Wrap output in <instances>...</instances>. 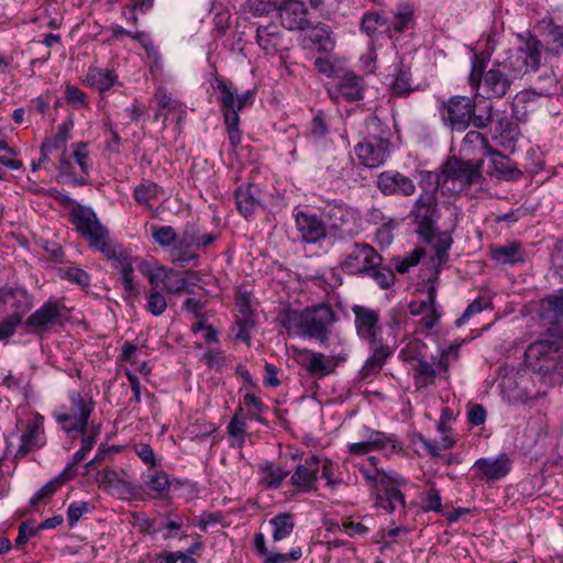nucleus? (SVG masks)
<instances>
[{"instance_id":"obj_1","label":"nucleus","mask_w":563,"mask_h":563,"mask_svg":"<svg viewBox=\"0 0 563 563\" xmlns=\"http://www.w3.org/2000/svg\"><path fill=\"white\" fill-rule=\"evenodd\" d=\"M521 45L509 52L504 60L494 62L486 69V57L474 54L468 77L470 86L478 90L483 87L487 98H503L511 88L512 82L522 74L537 70L541 63L542 42L531 33L519 35Z\"/></svg>"},{"instance_id":"obj_2","label":"nucleus","mask_w":563,"mask_h":563,"mask_svg":"<svg viewBox=\"0 0 563 563\" xmlns=\"http://www.w3.org/2000/svg\"><path fill=\"white\" fill-rule=\"evenodd\" d=\"M338 320L336 312L327 303L301 310L287 307L278 313V321L288 334L317 341L327 349L342 345L341 336L332 333Z\"/></svg>"},{"instance_id":"obj_3","label":"nucleus","mask_w":563,"mask_h":563,"mask_svg":"<svg viewBox=\"0 0 563 563\" xmlns=\"http://www.w3.org/2000/svg\"><path fill=\"white\" fill-rule=\"evenodd\" d=\"M209 82L217 91V102L219 103L230 145L232 148H235L242 140L240 112L254 104L257 89L252 88L238 93V88L233 81L220 76L216 67H213L210 74Z\"/></svg>"},{"instance_id":"obj_4","label":"nucleus","mask_w":563,"mask_h":563,"mask_svg":"<svg viewBox=\"0 0 563 563\" xmlns=\"http://www.w3.org/2000/svg\"><path fill=\"white\" fill-rule=\"evenodd\" d=\"M96 409L90 390L70 389L67 391V401L62 405L53 417L60 429L70 440H77L80 434L90 433L93 428H100V423H95L91 416Z\"/></svg>"},{"instance_id":"obj_5","label":"nucleus","mask_w":563,"mask_h":563,"mask_svg":"<svg viewBox=\"0 0 563 563\" xmlns=\"http://www.w3.org/2000/svg\"><path fill=\"white\" fill-rule=\"evenodd\" d=\"M383 257L369 244L355 242L341 263L342 269L350 275L372 278L382 289L390 288L395 283L391 268L382 265Z\"/></svg>"},{"instance_id":"obj_6","label":"nucleus","mask_w":563,"mask_h":563,"mask_svg":"<svg viewBox=\"0 0 563 563\" xmlns=\"http://www.w3.org/2000/svg\"><path fill=\"white\" fill-rule=\"evenodd\" d=\"M358 470L366 484L372 488L377 508L388 514L406 508V498L401 487L407 485V481L399 473L386 472L377 467L372 470L366 465L360 466Z\"/></svg>"},{"instance_id":"obj_7","label":"nucleus","mask_w":563,"mask_h":563,"mask_svg":"<svg viewBox=\"0 0 563 563\" xmlns=\"http://www.w3.org/2000/svg\"><path fill=\"white\" fill-rule=\"evenodd\" d=\"M69 220L88 240L90 247L101 252L106 257L115 256V250L120 246L112 242L108 229L101 224L92 208L76 205L69 212Z\"/></svg>"},{"instance_id":"obj_8","label":"nucleus","mask_w":563,"mask_h":563,"mask_svg":"<svg viewBox=\"0 0 563 563\" xmlns=\"http://www.w3.org/2000/svg\"><path fill=\"white\" fill-rule=\"evenodd\" d=\"M525 364L540 379L552 383L551 375L563 369V346L551 339L537 340L525 352Z\"/></svg>"},{"instance_id":"obj_9","label":"nucleus","mask_w":563,"mask_h":563,"mask_svg":"<svg viewBox=\"0 0 563 563\" xmlns=\"http://www.w3.org/2000/svg\"><path fill=\"white\" fill-rule=\"evenodd\" d=\"M294 360L306 371V373L316 378L327 377L335 372L339 363L347 360L349 353L342 349L339 352L331 350L329 355L307 347H292Z\"/></svg>"},{"instance_id":"obj_10","label":"nucleus","mask_w":563,"mask_h":563,"mask_svg":"<svg viewBox=\"0 0 563 563\" xmlns=\"http://www.w3.org/2000/svg\"><path fill=\"white\" fill-rule=\"evenodd\" d=\"M354 314V325L357 336L367 345L384 344V341H390L396 344V335L391 332L385 335V329L379 323L380 314L378 310L366 306L354 305L352 307Z\"/></svg>"},{"instance_id":"obj_11","label":"nucleus","mask_w":563,"mask_h":563,"mask_svg":"<svg viewBox=\"0 0 563 563\" xmlns=\"http://www.w3.org/2000/svg\"><path fill=\"white\" fill-rule=\"evenodd\" d=\"M147 278L154 288H158L162 284L163 289L173 295L194 294V287L199 280L195 271L178 272L163 265L151 269Z\"/></svg>"},{"instance_id":"obj_12","label":"nucleus","mask_w":563,"mask_h":563,"mask_svg":"<svg viewBox=\"0 0 563 563\" xmlns=\"http://www.w3.org/2000/svg\"><path fill=\"white\" fill-rule=\"evenodd\" d=\"M476 110L475 101L467 96H452L438 108L441 122L452 132L465 131Z\"/></svg>"},{"instance_id":"obj_13","label":"nucleus","mask_w":563,"mask_h":563,"mask_svg":"<svg viewBox=\"0 0 563 563\" xmlns=\"http://www.w3.org/2000/svg\"><path fill=\"white\" fill-rule=\"evenodd\" d=\"M410 216L417 224L419 236L427 243H431L434 238L435 223L440 218L438 209V199L434 191H422L415 201Z\"/></svg>"},{"instance_id":"obj_14","label":"nucleus","mask_w":563,"mask_h":563,"mask_svg":"<svg viewBox=\"0 0 563 563\" xmlns=\"http://www.w3.org/2000/svg\"><path fill=\"white\" fill-rule=\"evenodd\" d=\"M482 162L459 159L455 156L449 157L442 168L443 183L451 181L457 185V190H465L473 185H479L482 176Z\"/></svg>"},{"instance_id":"obj_15","label":"nucleus","mask_w":563,"mask_h":563,"mask_svg":"<svg viewBox=\"0 0 563 563\" xmlns=\"http://www.w3.org/2000/svg\"><path fill=\"white\" fill-rule=\"evenodd\" d=\"M66 306L60 299H48L25 320L30 332L43 334L51 328L63 325L66 317Z\"/></svg>"},{"instance_id":"obj_16","label":"nucleus","mask_w":563,"mask_h":563,"mask_svg":"<svg viewBox=\"0 0 563 563\" xmlns=\"http://www.w3.org/2000/svg\"><path fill=\"white\" fill-rule=\"evenodd\" d=\"M547 81V86H534L519 91L511 102V112L518 120H526L530 102H534L539 97H550L558 90V79L553 70H545L539 76V82Z\"/></svg>"},{"instance_id":"obj_17","label":"nucleus","mask_w":563,"mask_h":563,"mask_svg":"<svg viewBox=\"0 0 563 563\" xmlns=\"http://www.w3.org/2000/svg\"><path fill=\"white\" fill-rule=\"evenodd\" d=\"M234 201L238 212L246 220L265 209L262 189L253 183L238 186L234 190Z\"/></svg>"},{"instance_id":"obj_18","label":"nucleus","mask_w":563,"mask_h":563,"mask_svg":"<svg viewBox=\"0 0 563 563\" xmlns=\"http://www.w3.org/2000/svg\"><path fill=\"white\" fill-rule=\"evenodd\" d=\"M294 218L301 242L316 244L327 238V225L317 213L300 210L294 214Z\"/></svg>"},{"instance_id":"obj_19","label":"nucleus","mask_w":563,"mask_h":563,"mask_svg":"<svg viewBox=\"0 0 563 563\" xmlns=\"http://www.w3.org/2000/svg\"><path fill=\"white\" fill-rule=\"evenodd\" d=\"M390 141L363 139L358 142L354 152L361 165L367 168H377L385 164L389 156Z\"/></svg>"},{"instance_id":"obj_20","label":"nucleus","mask_w":563,"mask_h":563,"mask_svg":"<svg viewBox=\"0 0 563 563\" xmlns=\"http://www.w3.org/2000/svg\"><path fill=\"white\" fill-rule=\"evenodd\" d=\"M477 476L487 483L505 478L512 468V461L506 453L496 457H481L473 465Z\"/></svg>"},{"instance_id":"obj_21","label":"nucleus","mask_w":563,"mask_h":563,"mask_svg":"<svg viewBox=\"0 0 563 563\" xmlns=\"http://www.w3.org/2000/svg\"><path fill=\"white\" fill-rule=\"evenodd\" d=\"M282 25L289 31H305L311 27L308 10L299 0H285L278 8Z\"/></svg>"},{"instance_id":"obj_22","label":"nucleus","mask_w":563,"mask_h":563,"mask_svg":"<svg viewBox=\"0 0 563 563\" xmlns=\"http://www.w3.org/2000/svg\"><path fill=\"white\" fill-rule=\"evenodd\" d=\"M323 216L331 231L344 238L353 232L352 224L355 220V211L343 203H328L323 209Z\"/></svg>"},{"instance_id":"obj_23","label":"nucleus","mask_w":563,"mask_h":563,"mask_svg":"<svg viewBox=\"0 0 563 563\" xmlns=\"http://www.w3.org/2000/svg\"><path fill=\"white\" fill-rule=\"evenodd\" d=\"M377 187L385 196H412L416 191L411 178L397 170H386L378 175Z\"/></svg>"},{"instance_id":"obj_24","label":"nucleus","mask_w":563,"mask_h":563,"mask_svg":"<svg viewBox=\"0 0 563 563\" xmlns=\"http://www.w3.org/2000/svg\"><path fill=\"white\" fill-rule=\"evenodd\" d=\"M320 459L311 455L299 464L290 477V483L299 493H309L317 489Z\"/></svg>"},{"instance_id":"obj_25","label":"nucleus","mask_w":563,"mask_h":563,"mask_svg":"<svg viewBox=\"0 0 563 563\" xmlns=\"http://www.w3.org/2000/svg\"><path fill=\"white\" fill-rule=\"evenodd\" d=\"M44 417L36 413L26 424V430L20 437V445L14 455L15 459H22L35 449L44 445Z\"/></svg>"},{"instance_id":"obj_26","label":"nucleus","mask_w":563,"mask_h":563,"mask_svg":"<svg viewBox=\"0 0 563 563\" xmlns=\"http://www.w3.org/2000/svg\"><path fill=\"white\" fill-rule=\"evenodd\" d=\"M395 347L396 344L390 343V341H384V344L368 345L372 354L361 369L362 378L366 379L368 376L379 373L386 360L393 355Z\"/></svg>"},{"instance_id":"obj_27","label":"nucleus","mask_w":563,"mask_h":563,"mask_svg":"<svg viewBox=\"0 0 563 563\" xmlns=\"http://www.w3.org/2000/svg\"><path fill=\"white\" fill-rule=\"evenodd\" d=\"M437 289L435 286L431 285L427 290V299L419 303L418 308L415 305H410V312L412 314L423 313L420 323L426 330H431L439 321L441 314L437 308Z\"/></svg>"},{"instance_id":"obj_28","label":"nucleus","mask_w":563,"mask_h":563,"mask_svg":"<svg viewBox=\"0 0 563 563\" xmlns=\"http://www.w3.org/2000/svg\"><path fill=\"white\" fill-rule=\"evenodd\" d=\"M540 318L548 324L563 323V288L541 300Z\"/></svg>"},{"instance_id":"obj_29","label":"nucleus","mask_w":563,"mask_h":563,"mask_svg":"<svg viewBox=\"0 0 563 563\" xmlns=\"http://www.w3.org/2000/svg\"><path fill=\"white\" fill-rule=\"evenodd\" d=\"M256 43L267 55H274L283 47V34L275 23L258 25L256 29Z\"/></svg>"},{"instance_id":"obj_30","label":"nucleus","mask_w":563,"mask_h":563,"mask_svg":"<svg viewBox=\"0 0 563 563\" xmlns=\"http://www.w3.org/2000/svg\"><path fill=\"white\" fill-rule=\"evenodd\" d=\"M335 90L346 101H358L364 98V79L354 73H345L336 84Z\"/></svg>"},{"instance_id":"obj_31","label":"nucleus","mask_w":563,"mask_h":563,"mask_svg":"<svg viewBox=\"0 0 563 563\" xmlns=\"http://www.w3.org/2000/svg\"><path fill=\"white\" fill-rule=\"evenodd\" d=\"M438 431L441 433L439 441H432L423 437L421 433L416 434L415 442L420 443L428 454L431 456H440L441 452L451 449L455 444V440L450 434L451 429L444 423L438 424Z\"/></svg>"},{"instance_id":"obj_32","label":"nucleus","mask_w":563,"mask_h":563,"mask_svg":"<svg viewBox=\"0 0 563 563\" xmlns=\"http://www.w3.org/2000/svg\"><path fill=\"white\" fill-rule=\"evenodd\" d=\"M360 27L372 42L378 40L382 34H386L391 38V25L389 24V20L377 12L365 13L361 20Z\"/></svg>"},{"instance_id":"obj_33","label":"nucleus","mask_w":563,"mask_h":563,"mask_svg":"<svg viewBox=\"0 0 563 563\" xmlns=\"http://www.w3.org/2000/svg\"><path fill=\"white\" fill-rule=\"evenodd\" d=\"M486 156L490 157V164L498 179L517 180L522 176V172L517 168L515 162L500 152L490 150Z\"/></svg>"},{"instance_id":"obj_34","label":"nucleus","mask_w":563,"mask_h":563,"mask_svg":"<svg viewBox=\"0 0 563 563\" xmlns=\"http://www.w3.org/2000/svg\"><path fill=\"white\" fill-rule=\"evenodd\" d=\"M519 128L508 118H500L493 131V140L506 151H512L519 137Z\"/></svg>"},{"instance_id":"obj_35","label":"nucleus","mask_w":563,"mask_h":563,"mask_svg":"<svg viewBox=\"0 0 563 563\" xmlns=\"http://www.w3.org/2000/svg\"><path fill=\"white\" fill-rule=\"evenodd\" d=\"M216 241V235L212 233H201L197 224L187 222L181 231L178 242L185 247H190L196 251L201 247L211 245Z\"/></svg>"},{"instance_id":"obj_36","label":"nucleus","mask_w":563,"mask_h":563,"mask_svg":"<svg viewBox=\"0 0 563 563\" xmlns=\"http://www.w3.org/2000/svg\"><path fill=\"white\" fill-rule=\"evenodd\" d=\"M107 258L110 260L112 266L120 272L124 291L129 295L136 296L137 288L133 282V265L122 249L119 247L115 250V256Z\"/></svg>"},{"instance_id":"obj_37","label":"nucleus","mask_w":563,"mask_h":563,"mask_svg":"<svg viewBox=\"0 0 563 563\" xmlns=\"http://www.w3.org/2000/svg\"><path fill=\"white\" fill-rule=\"evenodd\" d=\"M118 82V75L110 69L90 66L86 74V84L100 93L109 91Z\"/></svg>"},{"instance_id":"obj_38","label":"nucleus","mask_w":563,"mask_h":563,"mask_svg":"<svg viewBox=\"0 0 563 563\" xmlns=\"http://www.w3.org/2000/svg\"><path fill=\"white\" fill-rule=\"evenodd\" d=\"M490 257L500 265H516L525 262L521 244L517 241L492 247Z\"/></svg>"},{"instance_id":"obj_39","label":"nucleus","mask_w":563,"mask_h":563,"mask_svg":"<svg viewBox=\"0 0 563 563\" xmlns=\"http://www.w3.org/2000/svg\"><path fill=\"white\" fill-rule=\"evenodd\" d=\"M364 437L367 438L373 451L390 450L391 452H400L402 443L396 434H387L383 431L364 427Z\"/></svg>"},{"instance_id":"obj_40","label":"nucleus","mask_w":563,"mask_h":563,"mask_svg":"<svg viewBox=\"0 0 563 563\" xmlns=\"http://www.w3.org/2000/svg\"><path fill=\"white\" fill-rule=\"evenodd\" d=\"M389 87L393 96L407 97L416 90L412 86V76L409 68L399 66L389 75Z\"/></svg>"},{"instance_id":"obj_41","label":"nucleus","mask_w":563,"mask_h":563,"mask_svg":"<svg viewBox=\"0 0 563 563\" xmlns=\"http://www.w3.org/2000/svg\"><path fill=\"white\" fill-rule=\"evenodd\" d=\"M143 484L153 497H161L169 490V478L166 472L156 471L142 475Z\"/></svg>"},{"instance_id":"obj_42","label":"nucleus","mask_w":563,"mask_h":563,"mask_svg":"<svg viewBox=\"0 0 563 563\" xmlns=\"http://www.w3.org/2000/svg\"><path fill=\"white\" fill-rule=\"evenodd\" d=\"M190 247L183 246L181 243L177 242L169 250V262L177 267L185 268L188 266L197 267L199 265V255L191 251Z\"/></svg>"},{"instance_id":"obj_43","label":"nucleus","mask_w":563,"mask_h":563,"mask_svg":"<svg viewBox=\"0 0 563 563\" xmlns=\"http://www.w3.org/2000/svg\"><path fill=\"white\" fill-rule=\"evenodd\" d=\"M260 472L262 474L261 484L271 489H277L289 474L288 471H284L268 461L260 466Z\"/></svg>"},{"instance_id":"obj_44","label":"nucleus","mask_w":563,"mask_h":563,"mask_svg":"<svg viewBox=\"0 0 563 563\" xmlns=\"http://www.w3.org/2000/svg\"><path fill=\"white\" fill-rule=\"evenodd\" d=\"M415 9L408 1H401L397 5V11L394 13L395 21L390 22L391 37L395 33H401L409 27L413 20Z\"/></svg>"},{"instance_id":"obj_45","label":"nucleus","mask_w":563,"mask_h":563,"mask_svg":"<svg viewBox=\"0 0 563 563\" xmlns=\"http://www.w3.org/2000/svg\"><path fill=\"white\" fill-rule=\"evenodd\" d=\"M439 366L429 363L423 358H419L417 364L413 367L415 374V384L418 388L427 387L434 383L435 377L438 376Z\"/></svg>"},{"instance_id":"obj_46","label":"nucleus","mask_w":563,"mask_h":563,"mask_svg":"<svg viewBox=\"0 0 563 563\" xmlns=\"http://www.w3.org/2000/svg\"><path fill=\"white\" fill-rule=\"evenodd\" d=\"M365 139H371L373 141H390L391 131L386 122H384L376 114H372L365 120Z\"/></svg>"},{"instance_id":"obj_47","label":"nucleus","mask_w":563,"mask_h":563,"mask_svg":"<svg viewBox=\"0 0 563 563\" xmlns=\"http://www.w3.org/2000/svg\"><path fill=\"white\" fill-rule=\"evenodd\" d=\"M273 526V540L282 541L289 537L295 528V521L290 514L282 512L269 520Z\"/></svg>"},{"instance_id":"obj_48","label":"nucleus","mask_w":563,"mask_h":563,"mask_svg":"<svg viewBox=\"0 0 563 563\" xmlns=\"http://www.w3.org/2000/svg\"><path fill=\"white\" fill-rule=\"evenodd\" d=\"M545 43L548 51L552 54H563V25L550 21L545 29Z\"/></svg>"},{"instance_id":"obj_49","label":"nucleus","mask_w":563,"mask_h":563,"mask_svg":"<svg viewBox=\"0 0 563 563\" xmlns=\"http://www.w3.org/2000/svg\"><path fill=\"white\" fill-rule=\"evenodd\" d=\"M100 433V428H93V430L90 433L79 435L78 439L80 440V449L77 450L71 457V463L75 466H77V464L86 460L87 455L97 443Z\"/></svg>"},{"instance_id":"obj_50","label":"nucleus","mask_w":563,"mask_h":563,"mask_svg":"<svg viewBox=\"0 0 563 563\" xmlns=\"http://www.w3.org/2000/svg\"><path fill=\"white\" fill-rule=\"evenodd\" d=\"M231 446L242 449L246 438V422L244 418L232 417L227 427Z\"/></svg>"},{"instance_id":"obj_51","label":"nucleus","mask_w":563,"mask_h":563,"mask_svg":"<svg viewBox=\"0 0 563 563\" xmlns=\"http://www.w3.org/2000/svg\"><path fill=\"white\" fill-rule=\"evenodd\" d=\"M329 134V122L323 111L314 113L308 129V139L319 142Z\"/></svg>"},{"instance_id":"obj_52","label":"nucleus","mask_w":563,"mask_h":563,"mask_svg":"<svg viewBox=\"0 0 563 563\" xmlns=\"http://www.w3.org/2000/svg\"><path fill=\"white\" fill-rule=\"evenodd\" d=\"M158 185L154 181L143 179L133 190V198L137 203L150 207V201L158 195Z\"/></svg>"},{"instance_id":"obj_53","label":"nucleus","mask_w":563,"mask_h":563,"mask_svg":"<svg viewBox=\"0 0 563 563\" xmlns=\"http://www.w3.org/2000/svg\"><path fill=\"white\" fill-rule=\"evenodd\" d=\"M152 240L161 247H170L178 242V234L172 225L155 227L152 230Z\"/></svg>"},{"instance_id":"obj_54","label":"nucleus","mask_w":563,"mask_h":563,"mask_svg":"<svg viewBox=\"0 0 563 563\" xmlns=\"http://www.w3.org/2000/svg\"><path fill=\"white\" fill-rule=\"evenodd\" d=\"M433 249L439 264L446 263L449 258V250L453 244V238L450 232H441L437 236L434 235Z\"/></svg>"},{"instance_id":"obj_55","label":"nucleus","mask_w":563,"mask_h":563,"mask_svg":"<svg viewBox=\"0 0 563 563\" xmlns=\"http://www.w3.org/2000/svg\"><path fill=\"white\" fill-rule=\"evenodd\" d=\"M312 42L318 46L319 52H330L334 47V41L331 37V30L328 25L316 27L312 36Z\"/></svg>"},{"instance_id":"obj_56","label":"nucleus","mask_w":563,"mask_h":563,"mask_svg":"<svg viewBox=\"0 0 563 563\" xmlns=\"http://www.w3.org/2000/svg\"><path fill=\"white\" fill-rule=\"evenodd\" d=\"M424 255L423 249H415L410 253L406 254L402 258H394L395 269L399 274H405L409 272V269L416 266L421 257Z\"/></svg>"},{"instance_id":"obj_57","label":"nucleus","mask_w":563,"mask_h":563,"mask_svg":"<svg viewBox=\"0 0 563 563\" xmlns=\"http://www.w3.org/2000/svg\"><path fill=\"white\" fill-rule=\"evenodd\" d=\"M166 308L167 301L165 297L161 291L153 287L147 295L146 310L153 316L158 317L165 312Z\"/></svg>"},{"instance_id":"obj_58","label":"nucleus","mask_w":563,"mask_h":563,"mask_svg":"<svg viewBox=\"0 0 563 563\" xmlns=\"http://www.w3.org/2000/svg\"><path fill=\"white\" fill-rule=\"evenodd\" d=\"M422 503V509L424 511H434V512H441L442 511V498L440 495V492L434 487L431 486L421 497Z\"/></svg>"},{"instance_id":"obj_59","label":"nucleus","mask_w":563,"mask_h":563,"mask_svg":"<svg viewBox=\"0 0 563 563\" xmlns=\"http://www.w3.org/2000/svg\"><path fill=\"white\" fill-rule=\"evenodd\" d=\"M164 523L161 527L162 530H167V533L164 534V539L175 538L184 527L183 517L175 512H167L164 515Z\"/></svg>"},{"instance_id":"obj_60","label":"nucleus","mask_w":563,"mask_h":563,"mask_svg":"<svg viewBox=\"0 0 563 563\" xmlns=\"http://www.w3.org/2000/svg\"><path fill=\"white\" fill-rule=\"evenodd\" d=\"M59 276L80 286H89L90 277L88 273L79 267H65L59 269Z\"/></svg>"},{"instance_id":"obj_61","label":"nucleus","mask_w":563,"mask_h":563,"mask_svg":"<svg viewBox=\"0 0 563 563\" xmlns=\"http://www.w3.org/2000/svg\"><path fill=\"white\" fill-rule=\"evenodd\" d=\"M74 147V158L78 166L80 167V170L82 174L88 175L90 172V161H89V151L88 145L85 142H77L73 144Z\"/></svg>"},{"instance_id":"obj_62","label":"nucleus","mask_w":563,"mask_h":563,"mask_svg":"<svg viewBox=\"0 0 563 563\" xmlns=\"http://www.w3.org/2000/svg\"><path fill=\"white\" fill-rule=\"evenodd\" d=\"M464 145H474L482 151L483 155H487L488 151L493 150L488 139L478 131H468L463 140Z\"/></svg>"},{"instance_id":"obj_63","label":"nucleus","mask_w":563,"mask_h":563,"mask_svg":"<svg viewBox=\"0 0 563 563\" xmlns=\"http://www.w3.org/2000/svg\"><path fill=\"white\" fill-rule=\"evenodd\" d=\"M254 327V321L252 318H242L238 320L232 329L233 335L236 340L245 342L250 344L251 340V329Z\"/></svg>"},{"instance_id":"obj_64","label":"nucleus","mask_w":563,"mask_h":563,"mask_svg":"<svg viewBox=\"0 0 563 563\" xmlns=\"http://www.w3.org/2000/svg\"><path fill=\"white\" fill-rule=\"evenodd\" d=\"M65 99L74 108L79 109L87 106V96L78 87L67 84L65 89Z\"/></svg>"}]
</instances>
